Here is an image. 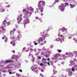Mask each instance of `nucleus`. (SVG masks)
<instances>
[{"instance_id":"nucleus-12","label":"nucleus","mask_w":77,"mask_h":77,"mask_svg":"<svg viewBox=\"0 0 77 77\" xmlns=\"http://www.w3.org/2000/svg\"><path fill=\"white\" fill-rule=\"evenodd\" d=\"M59 56H60V54H57L54 56L56 58H57V57H59Z\"/></svg>"},{"instance_id":"nucleus-7","label":"nucleus","mask_w":77,"mask_h":77,"mask_svg":"<svg viewBox=\"0 0 77 77\" xmlns=\"http://www.w3.org/2000/svg\"><path fill=\"white\" fill-rule=\"evenodd\" d=\"M14 61H12V60H6L5 61V63H10L11 62H14Z\"/></svg>"},{"instance_id":"nucleus-29","label":"nucleus","mask_w":77,"mask_h":77,"mask_svg":"<svg viewBox=\"0 0 77 77\" xmlns=\"http://www.w3.org/2000/svg\"><path fill=\"white\" fill-rule=\"evenodd\" d=\"M40 66H43V64L41 63L40 64Z\"/></svg>"},{"instance_id":"nucleus-64","label":"nucleus","mask_w":77,"mask_h":77,"mask_svg":"<svg viewBox=\"0 0 77 77\" xmlns=\"http://www.w3.org/2000/svg\"><path fill=\"white\" fill-rule=\"evenodd\" d=\"M64 2H65V0H64Z\"/></svg>"},{"instance_id":"nucleus-25","label":"nucleus","mask_w":77,"mask_h":77,"mask_svg":"<svg viewBox=\"0 0 77 77\" xmlns=\"http://www.w3.org/2000/svg\"><path fill=\"white\" fill-rule=\"evenodd\" d=\"M1 10L2 11V12H4L5 11V9H1Z\"/></svg>"},{"instance_id":"nucleus-5","label":"nucleus","mask_w":77,"mask_h":77,"mask_svg":"<svg viewBox=\"0 0 77 77\" xmlns=\"http://www.w3.org/2000/svg\"><path fill=\"white\" fill-rule=\"evenodd\" d=\"M1 30H0V33H4L6 32V29L4 28H1Z\"/></svg>"},{"instance_id":"nucleus-31","label":"nucleus","mask_w":77,"mask_h":77,"mask_svg":"<svg viewBox=\"0 0 77 77\" xmlns=\"http://www.w3.org/2000/svg\"><path fill=\"white\" fill-rule=\"evenodd\" d=\"M19 71H20V72H21L23 71L21 70V69H20Z\"/></svg>"},{"instance_id":"nucleus-17","label":"nucleus","mask_w":77,"mask_h":77,"mask_svg":"<svg viewBox=\"0 0 77 77\" xmlns=\"http://www.w3.org/2000/svg\"><path fill=\"white\" fill-rule=\"evenodd\" d=\"M61 30L63 32L64 31H65V27H63L62 28Z\"/></svg>"},{"instance_id":"nucleus-32","label":"nucleus","mask_w":77,"mask_h":77,"mask_svg":"<svg viewBox=\"0 0 77 77\" xmlns=\"http://www.w3.org/2000/svg\"><path fill=\"white\" fill-rule=\"evenodd\" d=\"M13 30H14L13 32H15V31H16V29L14 28L13 29Z\"/></svg>"},{"instance_id":"nucleus-50","label":"nucleus","mask_w":77,"mask_h":77,"mask_svg":"<svg viewBox=\"0 0 77 77\" xmlns=\"http://www.w3.org/2000/svg\"><path fill=\"white\" fill-rule=\"evenodd\" d=\"M25 49H26V48H23V50H25Z\"/></svg>"},{"instance_id":"nucleus-38","label":"nucleus","mask_w":77,"mask_h":77,"mask_svg":"<svg viewBox=\"0 0 77 77\" xmlns=\"http://www.w3.org/2000/svg\"><path fill=\"white\" fill-rule=\"evenodd\" d=\"M10 74H12V72H9Z\"/></svg>"},{"instance_id":"nucleus-58","label":"nucleus","mask_w":77,"mask_h":77,"mask_svg":"<svg viewBox=\"0 0 77 77\" xmlns=\"http://www.w3.org/2000/svg\"><path fill=\"white\" fill-rule=\"evenodd\" d=\"M10 38H11V39H12V37H11Z\"/></svg>"},{"instance_id":"nucleus-59","label":"nucleus","mask_w":77,"mask_h":77,"mask_svg":"<svg viewBox=\"0 0 77 77\" xmlns=\"http://www.w3.org/2000/svg\"><path fill=\"white\" fill-rule=\"evenodd\" d=\"M42 45H44V43H42Z\"/></svg>"},{"instance_id":"nucleus-62","label":"nucleus","mask_w":77,"mask_h":77,"mask_svg":"<svg viewBox=\"0 0 77 77\" xmlns=\"http://www.w3.org/2000/svg\"><path fill=\"white\" fill-rule=\"evenodd\" d=\"M69 0V1H71V0Z\"/></svg>"},{"instance_id":"nucleus-6","label":"nucleus","mask_w":77,"mask_h":77,"mask_svg":"<svg viewBox=\"0 0 77 77\" xmlns=\"http://www.w3.org/2000/svg\"><path fill=\"white\" fill-rule=\"evenodd\" d=\"M58 36L59 37H60L61 38H62L63 41H64V39H65V38H64V37H63V36L62 35H60V34H58Z\"/></svg>"},{"instance_id":"nucleus-14","label":"nucleus","mask_w":77,"mask_h":77,"mask_svg":"<svg viewBox=\"0 0 77 77\" xmlns=\"http://www.w3.org/2000/svg\"><path fill=\"white\" fill-rule=\"evenodd\" d=\"M11 44H12V45L14 47L16 45L15 42H14L12 41L11 42Z\"/></svg>"},{"instance_id":"nucleus-56","label":"nucleus","mask_w":77,"mask_h":77,"mask_svg":"<svg viewBox=\"0 0 77 77\" xmlns=\"http://www.w3.org/2000/svg\"><path fill=\"white\" fill-rule=\"evenodd\" d=\"M30 8H28V9H29Z\"/></svg>"},{"instance_id":"nucleus-61","label":"nucleus","mask_w":77,"mask_h":77,"mask_svg":"<svg viewBox=\"0 0 77 77\" xmlns=\"http://www.w3.org/2000/svg\"><path fill=\"white\" fill-rule=\"evenodd\" d=\"M41 22H42V21L41 20H40Z\"/></svg>"},{"instance_id":"nucleus-13","label":"nucleus","mask_w":77,"mask_h":77,"mask_svg":"<svg viewBox=\"0 0 77 77\" xmlns=\"http://www.w3.org/2000/svg\"><path fill=\"white\" fill-rule=\"evenodd\" d=\"M10 35H12V36L14 35V31H11L10 32Z\"/></svg>"},{"instance_id":"nucleus-11","label":"nucleus","mask_w":77,"mask_h":77,"mask_svg":"<svg viewBox=\"0 0 77 77\" xmlns=\"http://www.w3.org/2000/svg\"><path fill=\"white\" fill-rule=\"evenodd\" d=\"M23 12H25L27 14H29L30 13H29V12L28 11H26V10L25 9H24L23 10Z\"/></svg>"},{"instance_id":"nucleus-2","label":"nucleus","mask_w":77,"mask_h":77,"mask_svg":"<svg viewBox=\"0 0 77 77\" xmlns=\"http://www.w3.org/2000/svg\"><path fill=\"white\" fill-rule=\"evenodd\" d=\"M43 38L40 37L38 40V43L40 44V42H43L44 41H45V38L46 37H47V34H44V33L43 34Z\"/></svg>"},{"instance_id":"nucleus-26","label":"nucleus","mask_w":77,"mask_h":77,"mask_svg":"<svg viewBox=\"0 0 77 77\" xmlns=\"http://www.w3.org/2000/svg\"><path fill=\"white\" fill-rule=\"evenodd\" d=\"M62 6L63 7V6H64V4H61V6Z\"/></svg>"},{"instance_id":"nucleus-45","label":"nucleus","mask_w":77,"mask_h":77,"mask_svg":"<svg viewBox=\"0 0 77 77\" xmlns=\"http://www.w3.org/2000/svg\"><path fill=\"white\" fill-rule=\"evenodd\" d=\"M47 60L48 61H49L50 60V58H48L47 59Z\"/></svg>"},{"instance_id":"nucleus-19","label":"nucleus","mask_w":77,"mask_h":77,"mask_svg":"<svg viewBox=\"0 0 77 77\" xmlns=\"http://www.w3.org/2000/svg\"><path fill=\"white\" fill-rule=\"evenodd\" d=\"M57 51H58V53H61V52L62 51L60 50H59V49L57 50Z\"/></svg>"},{"instance_id":"nucleus-24","label":"nucleus","mask_w":77,"mask_h":77,"mask_svg":"<svg viewBox=\"0 0 77 77\" xmlns=\"http://www.w3.org/2000/svg\"><path fill=\"white\" fill-rule=\"evenodd\" d=\"M74 69H75L74 68H72V71H74Z\"/></svg>"},{"instance_id":"nucleus-27","label":"nucleus","mask_w":77,"mask_h":77,"mask_svg":"<svg viewBox=\"0 0 77 77\" xmlns=\"http://www.w3.org/2000/svg\"><path fill=\"white\" fill-rule=\"evenodd\" d=\"M40 76H41V77H43V75L41 73L40 74Z\"/></svg>"},{"instance_id":"nucleus-57","label":"nucleus","mask_w":77,"mask_h":77,"mask_svg":"<svg viewBox=\"0 0 77 77\" xmlns=\"http://www.w3.org/2000/svg\"><path fill=\"white\" fill-rule=\"evenodd\" d=\"M5 42H6V40H5Z\"/></svg>"},{"instance_id":"nucleus-43","label":"nucleus","mask_w":77,"mask_h":77,"mask_svg":"<svg viewBox=\"0 0 77 77\" xmlns=\"http://www.w3.org/2000/svg\"><path fill=\"white\" fill-rule=\"evenodd\" d=\"M66 30H67V29H64V31H66Z\"/></svg>"},{"instance_id":"nucleus-22","label":"nucleus","mask_w":77,"mask_h":77,"mask_svg":"<svg viewBox=\"0 0 77 77\" xmlns=\"http://www.w3.org/2000/svg\"><path fill=\"white\" fill-rule=\"evenodd\" d=\"M32 71H34V72H36V70H35V69H34V68H33L32 69Z\"/></svg>"},{"instance_id":"nucleus-28","label":"nucleus","mask_w":77,"mask_h":77,"mask_svg":"<svg viewBox=\"0 0 77 77\" xmlns=\"http://www.w3.org/2000/svg\"><path fill=\"white\" fill-rule=\"evenodd\" d=\"M47 63L48 65H50V62H48Z\"/></svg>"},{"instance_id":"nucleus-23","label":"nucleus","mask_w":77,"mask_h":77,"mask_svg":"<svg viewBox=\"0 0 77 77\" xmlns=\"http://www.w3.org/2000/svg\"><path fill=\"white\" fill-rule=\"evenodd\" d=\"M30 8H31V11H33L34 10L33 8H32L31 7Z\"/></svg>"},{"instance_id":"nucleus-48","label":"nucleus","mask_w":77,"mask_h":77,"mask_svg":"<svg viewBox=\"0 0 77 77\" xmlns=\"http://www.w3.org/2000/svg\"><path fill=\"white\" fill-rule=\"evenodd\" d=\"M2 39H5V37H3L2 38Z\"/></svg>"},{"instance_id":"nucleus-3","label":"nucleus","mask_w":77,"mask_h":77,"mask_svg":"<svg viewBox=\"0 0 77 77\" xmlns=\"http://www.w3.org/2000/svg\"><path fill=\"white\" fill-rule=\"evenodd\" d=\"M25 20L23 21V23L24 24V27H26L25 24L29 23H30V21H29V20L28 19V18L27 17H25Z\"/></svg>"},{"instance_id":"nucleus-47","label":"nucleus","mask_w":77,"mask_h":77,"mask_svg":"<svg viewBox=\"0 0 77 77\" xmlns=\"http://www.w3.org/2000/svg\"><path fill=\"white\" fill-rule=\"evenodd\" d=\"M44 15V14H41V15L42 16V15Z\"/></svg>"},{"instance_id":"nucleus-21","label":"nucleus","mask_w":77,"mask_h":77,"mask_svg":"<svg viewBox=\"0 0 77 77\" xmlns=\"http://www.w3.org/2000/svg\"><path fill=\"white\" fill-rule=\"evenodd\" d=\"M6 24H7L8 26L10 24V23L9 22H6Z\"/></svg>"},{"instance_id":"nucleus-34","label":"nucleus","mask_w":77,"mask_h":77,"mask_svg":"<svg viewBox=\"0 0 77 77\" xmlns=\"http://www.w3.org/2000/svg\"><path fill=\"white\" fill-rule=\"evenodd\" d=\"M74 52H75V53L76 54H77V51H75Z\"/></svg>"},{"instance_id":"nucleus-15","label":"nucleus","mask_w":77,"mask_h":77,"mask_svg":"<svg viewBox=\"0 0 77 77\" xmlns=\"http://www.w3.org/2000/svg\"><path fill=\"white\" fill-rule=\"evenodd\" d=\"M69 5L70 6L71 8H73L75 6V5L71 4H70Z\"/></svg>"},{"instance_id":"nucleus-60","label":"nucleus","mask_w":77,"mask_h":77,"mask_svg":"<svg viewBox=\"0 0 77 77\" xmlns=\"http://www.w3.org/2000/svg\"><path fill=\"white\" fill-rule=\"evenodd\" d=\"M51 77H53V76H51Z\"/></svg>"},{"instance_id":"nucleus-16","label":"nucleus","mask_w":77,"mask_h":77,"mask_svg":"<svg viewBox=\"0 0 77 77\" xmlns=\"http://www.w3.org/2000/svg\"><path fill=\"white\" fill-rule=\"evenodd\" d=\"M48 54H47V53H45V56L47 58L48 57Z\"/></svg>"},{"instance_id":"nucleus-37","label":"nucleus","mask_w":77,"mask_h":77,"mask_svg":"<svg viewBox=\"0 0 77 77\" xmlns=\"http://www.w3.org/2000/svg\"><path fill=\"white\" fill-rule=\"evenodd\" d=\"M35 19H36V20H38V17H35Z\"/></svg>"},{"instance_id":"nucleus-4","label":"nucleus","mask_w":77,"mask_h":77,"mask_svg":"<svg viewBox=\"0 0 77 77\" xmlns=\"http://www.w3.org/2000/svg\"><path fill=\"white\" fill-rule=\"evenodd\" d=\"M17 23H18V24H20V23L21 21H22L23 19L21 17H20L18 16V18H17Z\"/></svg>"},{"instance_id":"nucleus-39","label":"nucleus","mask_w":77,"mask_h":77,"mask_svg":"<svg viewBox=\"0 0 77 77\" xmlns=\"http://www.w3.org/2000/svg\"><path fill=\"white\" fill-rule=\"evenodd\" d=\"M3 22H5V23H6V20H4Z\"/></svg>"},{"instance_id":"nucleus-54","label":"nucleus","mask_w":77,"mask_h":77,"mask_svg":"<svg viewBox=\"0 0 77 77\" xmlns=\"http://www.w3.org/2000/svg\"><path fill=\"white\" fill-rule=\"evenodd\" d=\"M37 68L35 67V69H36Z\"/></svg>"},{"instance_id":"nucleus-41","label":"nucleus","mask_w":77,"mask_h":77,"mask_svg":"<svg viewBox=\"0 0 77 77\" xmlns=\"http://www.w3.org/2000/svg\"><path fill=\"white\" fill-rule=\"evenodd\" d=\"M14 53H15V51L14 50H13L12 51Z\"/></svg>"},{"instance_id":"nucleus-42","label":"nucleus","mask_w":77,"mask_h":77,"mask_svg":"<svg viewBox=\"0 0 77 77\" xmlns=\"http://www.w3.org/2000/svg\"><path fill=\"white\" fill-rule=\"evenodd\" d=\"M44 63H46L47 64V62H45V61H44L43 62Z\"/></svg>"},{"instance_id":"nucleus-33","label":"nucleus","mask_w":77,"mask_h":77,"mask_svg":"<svg viewBox=\"0 0 77 77\" xmlns=\"http://www.w3.org/2000/svg\"><path fill=\"white\" fill-rule=\"evenodd\" d=\"M41 71H42V72H44V69H41Z\"/></svg>"},{"instance_id":"nucleus-30","label":"nucleus","mask_w":77,"mask_h":77,"mask_svg":"<svg viewBox=\"0 0 77 77\" xmlns=\"http://www.w3.org/2000/svg\"><path fill=\"white\" fill-rule=\"evenodd\" d=\"M38 59H41V57H38Z\"/></svg>"},{"instance_id":"nucleus-53","label":"nucleus","mask_w":77,"mask_h":77,"mask_svg":"<svg viewBox=\"0 0 77 77\" xmlns=\"http://www.w3.org/2000/svg\"><path fill=\"white\" fill-rule=\"evenodd\" d=\"M76 35H77V31H76Z\"/></svg>"},{"instance_id":"nucleus-8","label":"nucleus","mask_w":77,"mask_h":77,"mask_svg":"<svg viewBox=\"0 0 77 77\" xmlns=\"http://www.w3.org/2000/svg\"><path fill=\"white\" fill-rule=\"evenodd\" d=\"M59 8L60 9L61 11H62V12H63V11H64V10H65V7L63 6L60 7Z\"/></svg>"},{"instance_id":"nucleus-40","label":"nucleus","mask_w":77,"mask_h":77,"mask_svg":"<svg viewBox=\"0 0 77 77\" xmlns=\"http://www.w3.org/2000/svg\"><path fill=\"white\" fill-rule=\"evenodd\" d=\"M15 57H16V58H18V56L17 55H16Z\"/></svg>"},{"instance_id":"nucleus-18","label":"nucleus","mask_w":77,"mask_h":77,"mask_svg":"<svg viewBox=\"0 0 77 77\" xmlns=\"http://www.w3.org/2000/svg\"><path fill=\"white\" fill-rule=\"evenodd\" d=\"M65 4L66 5H64L65 7H66V6L67 5H68V3L66 2L65 3Z\"/></svg>"},{"instance_id":"nucleus-55","label":"nucleus","mask_w":77,"mask_h":77,"mask_svg":"<svg viewBox=\"0 0 77 77\" xmlns=\"http://www.w3.org/2000/svg\"><path fill=\"white\" fill-rule=\"evenodd\" d=\"M13 39H15V37H13Z\"/></svg>"},{"instance_id":"nucleus-20","label":"nucleus","mask_w":77,"mask_h":77,"mask_svg":"<svg viewBox=\"0 0 77 77\" xmlns=\"http://www.w3.org/2000/svg\"><path fill=\"white\" fill-rule=\"evenodd\" d=\"M43 61H46V60L45 59V58H42Z\"/></svg>"},{"instance_id":"nucleus-36","label":"nucleus","mask_w":77,"mask_h":77,"mask_svg":"<svg viewBox=\"0 0 77 77\" xmlns=\"http://www.w3.org/2000/svg\"><path fill=\"white\" fill-rule=\"evenodd\" d=\"M73 39L74 41H76V40H77V39L76 38H73Z\"/></svg>"},{"instance_id":"nucleus-51","label":"nucleus","mask_w":77,"mask_h":77,"mask_svg":"<svg viewBox=\"0 0 77 77\" xmlns=\"http://www.w3.org/2000/svg\"><path fill=\"white\" fill-rule=\"evenodd\" d=\"M32 13H30V15H32Z\"/></svg>"},{"instance_id":"nucleus-52","label":"nucleus","mask_w":77,"mask_h":77,"mask_svg":"<svg viewBox=\"0 0 77 77\" xmlns=\"http://www.w3.org/2000/svg\"><path fill=\"white\" fill-rule=\"evenodd\" d=\"M75 66L77 68V65H76Z\"/></svg>"},{"instance_id":"nucleus-46","label":"nucleus","mask_w":77,"mask_h":77,"mask_svg":"<svg viewBox=\"0 0 77 77\" xmlns=\"http://www.w3.org/2000/svg\"><path fill=\"white\" fill-rule=\"evenodd\" d=\"M46 41H45L44 42V43H45H45H46Z\"/></svg>"},{"instance_id":"nucleus-9","label":"nucleus","mask_w":77,"mask_h":77,"mask_svg":"<svg viewBox=\"0 0 77 77\" xmlns=\"http://www.w3.org/2000/svg\"><path fill=\"white\" fill-rule=\"evenodd\" d=\"M4 27H6V23H4V22H3V23L2 24L1 26V28H4Z\"/></svg>"},{"instance_id":"nucleus-1","label":"nucleus","mask_w":77,"mask_h":77,"mask_svg":"<svg viewBox=\"0 0 77 77\" xmlns=\"http://www.w3.org/2000/svg\"><path fill=\"white\" fill-rule=\"evenodd\" d=\"M45 2L43 1H40L38 2V7L39 8L38 9L39 10L41 11V12H43V9H44V7L45 6Z\"/></svg>"},{"instance_id":"nucleus-10","label":"nucleus","mask_w":77,"mask_h":77,"mask_svg":"<svg viewBox=\"0 0 77 77\" xmlns=\"http://www.w3.org/2000/svg\"><path fill=\"white\" fill-rule=\"evenodd\" d=\"M56 41H57L58 42H62V39L60 38H56Z\"/></svg>"},{"instance_id":"nucleus-63","label":"nucleus","mask_w":77,"mask_h":77,"mask_svg":"<svg viewBox=\"0 0 77 77\" xmlns=\"http://www.w3.org/2000/svg\"><path fill=\"white\" fill-rule=\"evenodd\" d=\"M76 70L77 71V69H76Z\"/></svg>"},{"instance_id":"nucleus-35","label":"nucleus","mask_w":77,"mask_h":77,"mask_svg":"<svg viewBox=\"0 0 77 77\" xmlns=\"http://www.w3.org/2000/svg\"><path fill=\"white\" fill-rule=\"evenodd\" d=\"M37 44H38V43H35V45H37Z\"/></svg>"},{"instance_id":"nucleus-49","label":"nucleus","mask_w":77,"mask_h":77,"mask_svg":"<svg viewBox=\"0 0 77 77\" xmlns=\"http://www.w3.org/2000/svg\"><path fill=\"white\" fill-rule=\"evenodd\" d=\"M75 42H76V43H77V40H75Z\"/></svg>"},{"instance_id":"nucleus-44","label":"nucleus","mask_w":77,"mask_h":77,"mask_svg":"<svg viewBox=\"0 0 77 77\" xmlns=\"http://www.w3.org/2000/svg\"><path fill=\"white\" fill-rule=\"evenodd\" d=\"M69 39H71V37H69Z\"/></svg>"}]
</instances>
